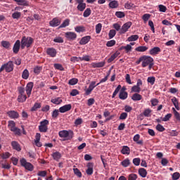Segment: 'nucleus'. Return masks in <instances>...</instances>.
I'll use <instances>...</instances> for the list:
<instances>
[{
    "label": "nucleus",
    "mask_w": 180,
    "mask_h": 180,
    "mask_svg": "<svg viewBox=\"0 0 180 180\" xmlns=\"http://www.w3.org/2000/svg\"><path fill=\"white\" fill-rule=\"evenodd\" d=\"M137 174L133 173L128 176V180H137Z\"/></svg>",
    "instance_id": "69168bd1"
},
{
    "label": "nucleus",
    "mask_w": 180,
    "mask_h": 180,
    "mask_svg": "<svg viewBox=\"0 0 180 180\" xmlns=\"http://www.w3.org/2000/svg\"><path fill=\"white\" fill-rule=\"evenodd\" d=\"M14 65L13 61H8L7 63H5L1 65L0 68V72H2L5 70L6 72H12L13 71Z\"/></svg>",
    "instance_id": "20e7f679"
},
{
    "label": "nucleus",
    "mask_w": 180,
    "mask_h": 180,
    "mask_svg": "<svg viewBox=\"0 0 180 180\" xmlns=\"http://www.w3.org/2000/svg\"><path fill=\"white\" fill-rule=\"evenodd\" d=\"M91 13H92V11L90 8H87L83 13V16L84 18H89V16H91Z\"/></svg>",
    "instance_id": "a19ab883"
},
{
    "label": "nucleus",
    "mask_w": 180,
    "mask_h": 180,
    "mask_svg": "<svg viewBox=\"0 0 180 180\" xmlns=\"http://www.w3.org/2000/svg\"><path fill=\"white\" fill-rule=\"evenodd\" d=\"M22 78L23 79H27V78H29V70H27V69L23 70L22 74Z\"/></svg>",
    "instance_id": "a18cd8bd"
},
{
    "label": "nucleus",
    "mask_w": 180,
    "mask_h": 180,
    "mask_svg": "<svg viewBox=\"0 0 180 180\" xmlns=\"http://www.w3.org/2000/svg\"><path fill=\"white\" fill-rule=\"evenodd\" d=\"M151 112H152L151 109L147 108L143 111V115H145L146 117H150V115Z\"/></svg>",
    "instance_id": "e2e57ef3"
},
{
    "label": "nucleus",
    "mask_w": 180,
    "mask_h": 180,
    "mask_svg": "<svg viewBox=\"0 0 180 180\" xmlns=\"http://www.w3.org/2000/svg\"><path fill=\"white\" fill-rule=\"evenodd\" d=\"M120 89H122V85L119 84L113 92L112 98H115L117 94H119V91H120Z\"/></svg>",
    "instance_id": "49530a36"
},
{
    "label": "nucleus",
    "mask_w": 180,
    "mask_h": 180,
    "mask_svg": "<svg viewBox=\"0 0 180 180\" xmlns=\"http://www.w3.org/2000/svg\"><path fill=\"white\" fill-rule=\"evenodd\" d=\"M140 91H141V89L136 85L132 86L131 88V92H136V94H139L140 93Z\"/></svg>",
    "instance_id": "13d9d810"
},
{
    "label": "nucleus",
    "mask_w": 180,
    "mask_h": 180,
    "mask_svg": "<svg viewBox=\"0 0 180 180\" xmlns=\"http://www.w3.org/2000/svg\"><path fill=\"white\" fill-rule=\"evenodd\" d=\"M109 39H113L115 36H116V30H110L108 33Z\"/></svg>",
    "instance_id": "680f3d73"
},
{
    "label": "nucleus",
    "mask_w": 180,
    "mask_h": 180,
    "mask_svg": "<svg viewBox=\"0 0 180 180\" xmlns=\"http://www.w3.org/2000/svg\"><path fill=\"white\" fill-rule=\"evenodd\" d=\"M51 103H53L54 105H60L63 102V100L60 97H57L55 98H52L51 100Z\"/></svg>",
    "instance_id": "f704fd0d"
},
{
    "label": "nucleus",
    "mask_w": 180,
    "mask_h": 180,
    "mask_svg": "<svg viewBox=\"0 0 180 180\" xmlns=\"http://www.w3.org/2000/svg\"><path fill=\"white\" fill-rule=\"evenodd\" d=\"M77 84H78V79L77 78L70 79L68 82L69 85H77Z\"/></svg>",
    "instance_id": "8fccbe9b"
},
{
    "label": "nucleus",
    "mask_w": 180,
    "mask_h": 180,
    "mask_svg": "<svg viewBox=\"0 0 180 180\" xmlns=\"http://www.w3.org/2000/svg\"><path fill=\"white\" fill-rule=\"evenodd\" d=\"M70 20L67 18L65 19L63 23L58 27V29H63L64 27H67V26H70Z\"/></svg>",
    "instance_id": "7c9ffc66"
},
{
    "label": "nucleus",
    "mask_w": 180,
    "mask_h": 180,
    "mask_svg": "<svg viewBox=\"0 0 180 180\" xmlns=\"http://www.w3.org/2000/svg\"><path fill=\"white\" fill-rule=\"evenodd\" d=\"M49 120H44L40 122L39 126V130L41 133H47V130H49Z\"/></svg>",
    "instance_id": "423d86ee"
},
{
    "label": "nucleus",
    "mask_w": 180,
    "mask_h": 180,
    "mask_svg": "<svg viewBox=\"0 0 180 180\" xmlns=\"http://www.w3.org/2000/svg\"><path fill=\"white\" fill-rule=\"evenodd\" d=\"M160 53H161V49L158 46H155L149 51L150 56H157L158 54H160Z\"/></svg>",
    "instance_id": "f3484780"
},
{
    "label": "nucleus",
    "mask_w": 180,
    "mask_h": 180,
    "mask_svg": "<svg viewBox=\"0 0 180 180\" xmlns=\"http://www.w3.org/2000/svg\"><path fill=\"white\" fill-rule=\"evenodd\" d=\"M131 99L132 101H141V99H143V96H141V94L135 93L132 95Z\"/></svg>",
    "instance_id": "bb28decb"
},
{
    "label": "nucleus",
    "mask_w": 180,
    "mask_h": 180,
    "mask_svg": "<svg viewBox=\"0 0 180 180\" xmlns=\"http://www.w3.org/2000/svg\"><path fill=\"white\" fill-rule=\"evenodd\" d=\"M130 160L129 158H126L125 160H122L121 162V165L124 167V168H127L129 165H130Z\"/></svg>",
    "instance_id": "72a5a7b5"
},
{
    "label": "nucleus",
    "mask_w": 180,
    "mask_h": 180,
    "mask_svg": "<svg viewBox=\"0 0 180 180\" xmlns=\"http://www.w3.org/2000/svg\"><path fill=\"white\" fill-rule=\"evenodd\" d=\"M33 85H34L33 82H30L27 83V84L26 86V92H27V95L28 98H30V95H32Z\"/></svg>",
    "instance_id": "ddd939ff"
},
{
    "label": "nucleus",
    "mask_w": 180,
    "mask_h": 180,
    "mask_svg": "<svg viewBox=\"0 0 180 180\" xmlns=\"http://www.w3.org/2000/svg\"><path fill=\"white\" fill-rule=\"evenodd\" d=\"M34 41V39L32 38L31 37H22L21 39V49L22 50H24L25 47H27L29 49V47H31L32 44H33V42Z\"/></svg>",
    "instance_id": "f03ea898"
},
{
    "label": "nucleus",
    "mask_w": 180,
    "mask_h": 180,
    "mask_svg": "<svg viewBox=\"0 0 180 180\" xmlns=\"http://www.w3.org/2000/svg\"><path fill=\"white\" fill-rule=\"evenodd\" d=\"M91 37L89 35L83 37L81 40L79 41V44L81 46H84L85 44H88V43H89V41L91 40Z\"/></svg>",
    "instance_id": "dca6fc26"
},
{
    "label": "nucleus",
    "mask_w": 180,
    "mask_h": 180,
    "mask_svg": "<svg viewBox=\"0 0 180 180\" xmlns=\"http://www.w3.org/2000/svg\"><path fill=\"white\" fill-rule=\"evenodd\" d=\"M180 178V174L179 172H174L172 174V179L173 180H178V179Z\"/></svg>",
    "instance_id": "774afa93"
},
{
    "label": "nucleus",
    "mask_w": 180,
    "mask_h": 180,
    "mask_svg": "<svg viewBox=\"0 0 180 180\" xmlns=\"http://www.w3.org/2000/svg\"><path fill=\"white\" fill-rule=\"evenodd\" d=\"M136 51H139L140 53H144V51H147L148 50V47L146 46H138L135 49Z\"/></svg>",
    "instance_id": "c9c22d12"
},
{
    "label": "nucleus",
    "mask_w": 180,
    "mask_h": 180,
    "mask_svg": "<svg viewBox=\"0 0 180 180\" xmlns=\"http://www.w3.org/2000/svg\"><path fill=\"white\" fill-rule=\"evenodd\" d=\"M40 108H41V103H35L33 107L31 108V112H36L37 109H40Z\"/></svg>",
    "instance_id": "4c0bfd02"
},
{
    "label": "nucleus",
    "mask_w": 180,
    "mask_h": 180,
    "mask_svg": "<svg viewBox=\"0 0 180 180\" xmlns=\"http://www.w3.org/2000/svg\"><path fill=\"white\" fill-rule=\"evenodd\" d=\"M154 66V58L148 56H143L142 67L146 68L148 67V70H151Z\"/></svg>",
    "instance_id": "f257e3e1"
},
{
    "label": "nucleus",
    "mask_w": 180,
    "mask_h": 180,
    "mask_svg": "<svg viewBox=\"0 0 180 180\" xmlns=\"http://www.w3.org/2000/svg\"><path fill=\"white\" fill-rule=\"evenodd\" d=\"M60 115V110L55 109L51 114L53 119H57L58 117V115Z\"/></svg>",
    "instance_id": "37998d69"
},
{
    "label": "nucleus",
    "mask_w": 180,
    "mask_h": 180,
    "mask_svg": "<svg viewBox=\"0 0 180 180\" xmlns=\"http://www.w3.org/2000/svg\"><path fill=\"white\" fill-rule=\"evenodd\" d=\"M11 131H13V133H14L15 136H20L22 134L20 129L16 127L14 129H11Z\"/></svg>",
    "instance_id": "79ce46f5"
},
{
    "label": "nucleus",
    "mask_w": 180,
    "mask_h": 180,
    "mask_svg": "<svg viewBox=\"0 0 180 180\" xmlns=\"http://www.w3.org/2000/svg\"><path fill=\"white\" fill-rule=\"evenodd\" d=\"M174 106L176 108V110H179V103L178 102V99L175 97H173L171 99Z\"/></svg>",
    "instance_id": "473e14b6"
},
{
    "label": "nucleus",
    "mask_w": 180,
    "mask_h": 180,
    "mask_svg": "<svg viewBox=\"0 0 180 180\" xmlns=\"http://www.w3.org/2000/svg\"><path fill=\"white\" fill-rule=\"evenodd\" d=\"M1 44L3 47H4V49H6L7 50L11 47V42L8 41H1Z\"/></svg>",
    "instance_id": "ea45409f"
},
{
    "label": "nucleus",
    "mask_w": 180,
    "mask_h": 180,
    "mask_svg": "<svg viewBox=\"0 0 180 180\" xmlns=\"http://www.w3.org/2000/svg\"><path fill=\"white\" fill-rule=\"evenodd\" d=\"M20 162L21 164V166L24 167V168H25V169H27V171L32 172L34 169V166H33L32 163L26 161V159L25 158H22L20 160Z\"/></svg>",
    "instance_id": "39448f33"
},
{
    "label": "nucleus",
    "mask_w": 180,
    "mask_h": 180,
    "mask_svg": "<svg viewBox=\"0 0 180 180\" xmlns=\"http://www.w3.org/2000/svg\"><path fill=\"white\" fill-rule=\"evenodd\" d=\"M65 36L68 40H75L77 39V34L72 32H65Z\"/></svg>",
    "instance_id": "4468645a"
},
{
    "label": "nucleus",
    "mask_w": 180,
    "mask_h": 180,
    "mask_svg": "<svg viewBox=\"0 0 180 180\" xmlns=\"http://www.w3.org/2000/svg\"><path fill=\"white\" fill-rule=\"evenodd\" d=\"M54 43H64V39L61 37H56L53 39Z\"/></svg>",
    "instance_id": "864d4df0"
},
{
    "label": "nucleus",
    "mask_w": 180,
    "mask_h": 180,
    "mask_svg": "<svg viewBox=\"0 0 180 180\" xmlns=\"http://www.w3.org/2000/svg\"><path fill=\"white\" fill-rule=\"evenodd\" d=\"M73 172L76 176H78V178H82V173L79 170L78 168H74Z\"/></svg>",
    "instance_id": "c03bdc74"
},
{
    "label": "nucleus",
    "mask_w": 180,
    "mask_h": 180,
    "mask_svg": "<svg viewBox=\"0 0 180 180\" xmlns=\"http://www.w3.org/2000/svg\"><path fill=\"white\" fill-rule=\"evenodd\" d=\"M14 2H16L18 5L22 6H29V2L26 0H13Z\"/></svg>",
    "instance_id": "a878e982"
},
{
    "label": "nucleus",
    "mask_w": 180,
    "mask_h": 180,
    "mask_svg": "<svg viewBox=\"0 0 180 180\" xmlns=\"http://www.w3.org/2000/svg\"><path fill=\"white\" fill-rule=\"evenodd\" d=\"M136 40H139V35H131L129 37H128V41H136Z\"/></svg>",
    "instance_id": "de8ad7c7"
},
{
    "label": "nucleus",
    "mask_w": 180,
    "mask_h": 180,
    "mask_svg": "<svg viewBox=\"0 0 180 180\" xmlns=\"http://www.w3.org/2000/svg\"><path fill=\"white\" fill-rule=\"evenodd\" d=\"M22 16V13L20 12H15L12 14L13 19H19Z\"/></svg>",
    "instance_id": "5fc2aeb1"
},
{
    "label": "nucleus",
    "mask_w": 180,
    "mask_h": 180,
    "mask_svg": "<svg viewBox=\"0 0 180 180\" xmlns=\"http://www.w3.org/2000/svg\"><path fill=\"white\" fill-rule=\"evenodd\" d=\"M46 54L49 57L54 58L56 56H57V50L54 48H48L46 49Z\"/></svg>",
    "instance_id": "9d476101"
},
{
    "label": "nucleus",
    "mask_w": 180,
    "mask_h": 180,
    "mask_svg": "<svg viewBox=\"0 0 180 180\" xmlns=\"http://www.w3.org/2000/svg\"><path fill=\"white\" fill-rule=\"evenodd\" d=\"M115 44H116V41L114 39L108 41L106 43L107 47H113V46H115Z\"/></svg>",
    "instance_id": "bf43d9fd"
},
{
    "label": "nucleus",
    "mask_w": 180,
    "mask_h": 180,
    "mask_svg": "<svg viewBox=\"0 0 180 180\" xmlns=\"http://www.w3.org/2000/svg\"><path fill=\"white\" fill-rule=\"evenodd\" d=\"M109 8H111V9H115L116 8H118L119 6V2L116 0L111 1L108 4Z\"/></svg>",
    "instance_id": "b1692460"
},
{
    "label": "nucleus",
    "mask_w": 180,
    "mask_h": 180,
    "mask_svg": "<svg viewBox=\"0 0 180 180\" xmlns=\"http://www.w3.org/2000/svg\"><path fill=\"white\" fill-rule=\"evenodd\" d=\"M52 157L55 161H60V159L61 158V153L60 152H54L52 154Z\"/></svg>",
    "instance_id": "2f4dec72"
},
{
    "label": "nucleus",
    "mask_w": 180,
    "mask_h": 180,
    "mask_svg": "<svg viewBox=\"0 0 180 180\" xmlns=\"http://www.w3.org/2000/svg\"><path fill=\"white\" fill-rule=\"evenodd\" d=\"M147 81L150 85H154V84H155V77H148Z\"/></svg>",
    "instance_id": "3c124183"
},
{
    "label": "nucleus",
    "mask_w": 180,
    "mask_h": 180,
    "mask_svg": "<svg viewBox=\"0 0 180 180\" xmlns=\"http://www.w3.org/2000/svg\"><path fill=\"white\" fill-rule=\"evenodd\" d=\"M133 6H134V4L133 3H130V2H127L124 4L125 9H131V8H133Z\"/></svg>",
    "instance_id": "338daca9"
},
{
    "label": "nucleus",
    "mask_w": 180,
    "mask_h": 180,
    "mask_svg": "<svg viewBox=\"0 0 180 180\" xmlns=\"http://www.w3.org/2000/svg\"><path fill=\"white\" fill-rule=\"evenodd\" d=\"M124 88H122L120 90L119 98L120 99H122V101H124L125 99H127V92L124 91Z\"/></svg>",
    "instance_id": "aec40b11"
},
{
    "label": "nucleus",
    "mask_w": 180,
    "mask_h": 180,
    "mask_svg": "<svg viewBox=\"0 0 180 180\" xmlns=\"http://www.w3.org/2000/svg\"><path fill=\"white\" fill-rule=\"evenodd\" d=\"M60 23H61V20H60L57 18H53L52 20L49 22V25L52 27H57V26H60Z\"/></svg>",
    "instance_id": "2eb2a0df"
},
{
    "label": "nucleus",
    "mask_w": 180,
    "mask_h": 180,
    "mask_svg": "<svg viewBox=\"0 0 180 180\" xmlns=\"http://www.w3.org/2000/svg\"><path fill=\"white\" fill-rule=\"evenodd\" d=\"M156 130H158V131H165V128L164 127V126H162V124H158L157 126H156Z\"/></svg>",
    "instance_id": "0e129e2a"
},
{
    "label": "nucleus",
    "mask_w": 180,
    "mask_h": 180,
    "mask_svg": "<svg viewBox=\"0 0 180 180\" xmlns=\"http://www.w3.org/2000/svg\"><path fill=\"white\" fill-rule=\"evenodd\" d=\"M75 30L77 32V33H84L86 30L85 29V27L79 25L75 27Z\"/></svg>",
    "instance_id": "c756f323"
},
{
    "label": "nucleus",
    "mask_w": 180,
    "mask_h": 180,
    "mask_svg": "<svg viewBox=\"0 0 180 180\" xmlns=\"http://www.w3.org/2000/svg\"><path fill=\"white\" fill-rule=\"evenodd\" d=\"M172 110L174 113L175 119H176L177 120H179V122H180V114H179V112H178V111H176V110H175L174 108H172Z\"/></svg>",
    "instance_id": "4d7b16f0"
},
{
    "label": "nucleus",
    "mask_w": 180,
    "mask_h": 180,
    "mask_svg": "<svg viewBox=\"0 0 180 180\" xmlns=\"http://www.w3.org/2000/svg\"><path fill=\"white\" fill-rule=\"evenodd\" d=\"M105 61L98 62V63H93L91 65L93 68H102V67H105Z\"/></svg>",
    "instance_id": "5701e85b"
},
{
    "label": "nucleus",
    "mask_w": 180,
    "mask_h": 180,
    "mask_svg": "<svg viewBox=\"0 0 180 180\" xmlns=\"http://www.w3.org/2000/svg\"><path fill=\"white\" fill-rule=\"evenodd\" d=\"M87 169L86 170V173L87 175H92L94 174V163L89 162L86 165Z\"/></svg>",
    "instance_id": "a211bd4d"
},
{
    "label": "nucleus",
    "mask_w": 180,
    "mask_h": 180,
    "mask_svg": "<svg viewBox=\"0 0 180 180\" xmlns=\"http://www.w3.org/2000/svg\"><path fill=\"white\" fill-rule=\"evenodd\" d=\"M58 136L61 139L72 140L74 139V131L72 130H62L58 132Z\"/></svg>",
    "instance_id": "7ed1b4c3"
},
{
    "label": "nucleus",
    "mask_w": 180,
    "mask_h": 180,
    "mask_svg": "<svg viewBox=\"0 0 180 180\" xmlns=\"http://www.w3.org/2000/svg\"><path fill=\"white\" fill-rule=\"evenodd\" d=\"M41 137V135L40 134V133L36 134L34 143L37 147H41V143L40 142Z\"/></svg>",
    "instance_id": "412c9836"
},
{
    "label": "nucleus",
    "mask_w": 180,
    "mask_h": 180,
    "mask_svg": "<svg viewBox=\"0 0 180 180\" xmlns=\"http://www.w3.org/2000/svg\"><path fill=\"white\" fill-rule=\"evenodd\" d=\"M138 172L142 178H146V176H147V170L144 168H139Z\"/></svg>",
    "instance_id": "cd10ccee"
},
{
    "label": "nucleus",
    "mask_w": 180,
    "mask_h": 180,
    "mask_svg": "<svg viewBox=\"0 0 180 180\" xmlns=\"http://www.w3.org/2000/svg\"><path fill=\"white\" fill-rule=\"evenodd\" d=\"M11 146L13 150H16V151H20V150H22V148H20V145H19V143H18L17 141H12Z\"/></svg>",
    "instance_id": "393cba45"
},
{
    "label": "nucleus",
    "mask_w": 180,
    "mask_h": 180,
    "mask_svg": "<svg viewBox=\"0 0 180 180\" xmlns=\"http://www.w3.org/2000/svg\"><path fill=\"white\" fill-rule=\"evenodd\" d=\"M33 85H34L33 82H30L27 83V84L26 86V92H27V95L28 98H30V95H32Z\"/></svg>",
    "instance_id": "f8f14e48"
},
{
    "label": "nucleus",
    "mask_w": 180,
    "mask_h": 180,
    "mask_svg": "<svg viewBox=\"0 0 180 180\" xmlns=\"http://www.w3.org/2000/svg\"><path fill=\"white\" fill-rule=\"evenodd\" d=\"M121 153L124 155H130V148L127 146H122Z\"/></svg>",
    "instance_id": "4be33fe9"
},
{
    "label": "nucleus",
    "mask_w": 180,
    "mask_h": 180,
    "mask_svg": "<svg viewBox=\"0 0 180 180\" xmlns=\"http://www.w3.org/2000/svg\"><path fill=\"white\" fill-rule=\"evenodd\" d=\"M71 104L65 105L59 108V112H60V113H65V112L71 110Z\"/></svg>",
    "instance_id": "6ab92c4d"
},
{
    "label": "nucleus",
    "mask_w": 180,
    "mask_h": 180,
    "mask_svg": "<svg viewBox=\"0 0 180 180\" xmlns=\"http://www.w3.org/2000/svg\"><path fill=\"white\" fill-rule=\"evenodd\" d=\"M20 40L18 39L15 44L14 46L13 47V51L14 53V54H18L19 53V50H20Z\"/></svg>",
    "instance_id": "1a4fd4ad"
},
{
    "label": "nucleus",
    "mask_w": 180,
    "mask_h": 180,
    "mask_svg": "<svg viewBox=\"0 0 180 180\" xmlns=\"http://www.w3.org/2000/svg\"><path fill=\"white\" fill-rule=\"evenodd\" d=\"M77 5V11L79 12H84L85 11V8H86V4L84 3V0H76Z\"/></svg>",
    "instance_id": "0eeeda50"
},
{
    "label": "nucleus",
    "mask_w": 180,
    "mask_h": 180,
    "mask_svg": "<svg viewBox=\"0 0 180 180\" xmlns=\"http://www.w3.org/2000/svg\"><path fill=\"white\" fill-rule=\"evenodd\" d=\"M102 30V24L101 23H98L96 25V33L97 34H99V33H101Z\"/></svg>",
    "instance_id": "603ef678"
},
{
    "label": "nucleus",
    "mask_w": 180,
    "mask_h": 180,
    "mask_svg": "<svg viewBox=\"0 0 180 180\" xmlns=\"http://www.w3.org/2000/svg\"><path fill=\"white\" fill-rule=\"evenodd\" d=\"M41 70H43V68L41 66H36L34 68V74L39 75V73L41 72Z\"/></svg>",
    "instance_id": "052dcab7"
},
{
    "label": "nucleus",
    "mask_w": 180,
    "mask_h": 180,
    "mask_svg": "<svg viewBox=\"0 0 180 180\" xmlns=\"http://www.w3.org/2000/svg\"><path fill=\"white\" fill-rule=\"evenodd\" d=\"M26 99H27V96H26L25 94L18 95V102L23 103V102H26Z\"/></svg>",
    "instance_id": "c85d7f7f"
},
{
    "label": "nucleus",
    "mask_w": 180,
    "mask_h": 180,
    "mask_svg": "<svg viewBox=\"0 0 180 180\" xmlns=\"http://www.w3.org/2000/svg\"><path fill=\"white\" fill-rule=\"evenodd\" d=\"M115 16H117V18H119L120 19H122V18H124L126 15L123 11H117L115 12Z\"/></svg>",
    "instance_id": "09e8293b"
},
{
    "label": "nucleus",
    "mask_w": 180,
    "mask_h": 180,
    "mask_svg": "<svg viewBox=\"0 0 180 180\" xmlns=\"http://www.w3.org/2000/svg\"><path fill=\"white\" fill-rule=\"evenodd\" d=\"M7 115L10 119H19V112L15 110H10L7 112Z\"/></svg>",
    "instance_id": "9b49d317"
},
{
    "label": "nucleus",
    "mask_w": 180,
    "mask_h": 180,
    "mask_svg": "<svg viewBox=\"0 0 180 180\" xmlns=\"http://www.w3.org/2000/svg\"><path fill=\"white\" fill-rule=\"evenodd\" d=\"M141 162V160H140L139 158H134L132 160L133 164L135 165L136 167H139V165H140Z\"/></svg>",
    "instance_id": "6e6d98bb"
},
{
    "label": "nucleus",
    "mask_w": 180,
    "mask_h": 180,
    "mask_svg": "<svg viewBox=\"0 0 180 180\" xmlns=\"http://www.w3.org/2000/svg\"><path fill=\"white\" fill-rule=\"evenodd\" d=\"M130 27H131V22H127L126 23H124L120 31V33L121 34H124V33H126V32H127V30H129V29H130Z\"/></svg>",
    "instance_id": "6e6552de"
},
{
    "label": "nucleus",
    "mask_w": 180,
    "mask_h": 180,
    "mask_svg": "<svg viewBox=\"0 0 180 180\" xmlns=\"http://www.w3.org/2000/svg\"><path fill=\"white\" fill-rule=\"evenodd\" d=\"M8 127L9 130H12L13 129H15L16 127V123L13 120L8 121Z\"/></svg>",
    "instance_id": "58836bf2"
},
{
    "label": "nucleus",
    "mask_w": 180,
    "mask_h": 180,
    "mask_svg": "<svg viewBox=\"0 0 180 180\" xmlns=\"http://www.w3.org/2000/svg\"><path fill=\"white\" fill-rule=\"evenodd\" d=\"M122 50H125L126 53H129L131 51V45L127 44L125 46H122L120 48V51H122Z\"/></svg>",
    "instance_id": "e433bc0d"
}]
</instances>
